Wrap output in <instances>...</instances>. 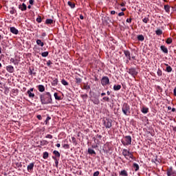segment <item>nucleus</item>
Returning a JSON list of instances; mask_svg holds the SVG:
<instances>
[{
	"label": "nucleus",
	"mask_w": 176,
	"mask_h": 176,
	"mask_svg": "<svg viewBox=\"0 0 176 176\" xmlns=\"http://www.w3.org/2000/svg\"><path fill=\"white\" fill-rule=\"evenodd\" d=\"M40 100L43 105H47V104H53L52 94H50V92H45L43 94H40Z\"/></svg>",
	"instance_id": "f257e3e1"
},
{
	"label": "nucleus",
	"mask_w": 176,
	"mask_h": 176,
	"mask_svg": "<svg viewBox=\"0 0 176 176\" xmlns=\"http://www.w3.org/2000/svg\"><path fill=\"white\" fill-rule=\"evenodd\" d=\"M122 111L126 116H129L131 115V107L126 102H124L122 105Z\"/></svg>",
	"instance_id": "f03ea898"
},
{
	"label": "nucleus",
	"mask_w": 176,
	"mask_h": 176,
	"mask_svg": "<svg viewBox=\"0 0 176 176\" xmlns=\"http://www.w3.org/2000/svg\"><path fill=\"white\" fill-rule=\"evenodd\" d=\"M122 144L124 146L131 145L132 144V137L131 135H126L123 140H122Z\"/></svg>",
	"instance_id": "7ed1b4c3"
},
{
	"label": "nucleus",
	"mask_w": 176,
	"mask_h": 176,
	"mask_svg": "<svg viewBox=\"0 0 176 176\" xmlns=\"http://www.w3.org/2000/svg\"><path fill=\"white\" fill-rule=\"evenodd\" d=\"M127 72L131 75L133 78H135V76L138 75V72H137L135 67H130V69H128Z\"/></svg>",
	"instance_id": "20e7f679"
},
{
	"label": "nucleus",
	"mask_w": 176,
	"mask_h": 176,
	"mask_svg": "<svg viewBox=\"0 0 176 176\" xmlns=\"http://www.w3.org/2000/svg\"><path fill=\"white\" fill-rule=\"evenodd\" d=\"M110 80L108 77V76H103L101 78V85L102 86H107V85H109Z\"/></svg>",
	"instance_id": "39448f33"
},
{
	"label": "nucleus",
	"mask_w": 176,
	"mask_h": 176,
	"mask_svg": "<svg viewBox=\"0 0 176 176\" xmlns=\"http://www.w3.org/2000/svg\"><path fill=\"white\" fill-rule=\"evenodd\" d=\"M103 124L106 129H111L112 127L111 119H106V120H103Z\"/></svg>",
	"instance_id": "423d86ee"
},
{
	"label": "nucleus",
	"mask_w": 176,
	"mask_h": 176,
	"mask_svg": "<svg viewBox=\"0 0 176 176\" xmlns=\"http://www.w3.org/2000/svg\"><path fill=\"white\" fill-rule=\"evenodd\" d=\"M167 175L168 176H175L176 175V173H175V171H174V170H173V167H168V168H167Z\"/></svg>",
	"instance_id": "0eeeda50"
},
{
	"label": "nucleus",
	"mask_w": 176,
	"mask_h": 176,
	"mask_svg": "<svg viewBox=\"0 0 176 176\" xmlns=\"http://www.w3.org/2000/svg\"><path fill=\"white\" fill-rule=\"evenodd\" d=\"M6 71L10 74H13L14 72V67L12 65L6 66Z\"/></svg>",
	"instance_id": "6e6552de"
},
{
	"label": "nucleus",
	"mask_w": 176,
	"mask_h": 176,
	"mask_svg": "<svg viewBox=\"0 0 176 176\" xmlns=\"http://www.w3.org/2000/svg\"><path fill=\"white\" fill-rule=\"evenodd\" d=\"M124 54H125L126 58H128V60H129V61H131V55L130 51L129 50H124Z\"/></svg>",
	"instance_id": "1a4fd4ad"
},
{
	"label": "nucleus",
	"mask_w": 176,
	"mask_h": 176,
	"mask_svg": "<svg viewBox=\"0 0 176 176\" xmlns=\"http://www.w3.org/2000/svg\"><path fill=\"white\" fill-rule=\"evenodd\" d=\"M122 155H123V156H124L125 159L129 160V151H128V149H123L122 150Z\"/></svg>",
	"instance_id": "9d476101"
},
{
	"label": "nucleus",
	"mask_w": 176,
	"mask_h": 176,
	"mask_svg": "<svg viewBox=\"0 0 176 176\" xmlns=\"http://www.w3.org/2000/svg\"><path fill=\"white\" fill-rule=\"evenodd\" d=\"M10 32H12V34H14V35H17V34H19V30H17L14 27H11L10 28Z\"/></svg>",
	"instance_id": "9b49d317"
},
{
	"label": "nucleus",
	"mask_w": 176,
	"mask_h": 176,
	"mask_svg": "<svg viewBox=\"0 0 176 176\" xmlns=\"http://www.w3.org/2000/svg\"><path fill=\"white\" fill-rule=\"evenodd\" d=\"M10 63L12 64H14V65H19V63H20V60H17V59H14L13 58H11L10 60Z\"/></svg>",
	"instance_id": "f8f14e48"
},
{
	"label": "nucleus",
	"mask_w": 176,
	"mask_h": 176,
	"mask_svg": "<svg viewBox=\"0 0 176 176\" xmlns=\"http://www.w3.org/2000/svg\"><path fill=\"white\" fill-rule=\"evenodd\" d=\"M165 65L166 67V72H172L173 71V67L168 65V63H165Z\"/></svg>",
	"instance_id": "ddd939ff"
},
{
	"label": "nucleus",
	"mask_w": 176,
	"mask_h": 176,
	"mask_svg": "<svg viewBox=\"0 0 176 176\" xmlns=\"http://www.w3.org/2000/svg\"><path fill=\"white\" fill-rule=\"evenodd\" d=\"M19 9L21 10L22 12H23V10H27V6L25 3H23L22 5L19 6Z\"/></svg>",
	"instance_id": "4468645a"
},
{
	"label": "nucleus",
	"mask_w": 176,
	"mask_h": 176,
	"mask_svg": "<svg viewBox=\"0 0 176 176\" xmlns=\"http://www.w3.org/2000/svg\"><path fill=\"white\" fill-rule=\"evenodd\" d=\"M57 85H58V79H57L56 78H52V85L57 86Z\"/></svg>",
	"instance_id": "2eb2a0df"
},
{
	"label": "nucleus",
	"mask_w": 176,
	"mask_h": 176,
	"mask_svg": "<svg viewBox=\"0 0 176 176\" xmlns=\"http://www.w3.org/2000/svg\"><path fill=\"white\" fill-rule=\"evenodd\" d=\"M120 89H122L121 85H114L113 90L115 91H118L119 90H120Z\"/></svg>",
	"instance_id": "dca6fc26"
},
{
	"label": "nucleus",
	"mask_w": 176,
	"mask_h": 176,
	"mask_svg": "<svg viewBox=\"0 0 176 176\" xmlns=\"http://www.w3.org/2000/svg\"><path fill=\"white\" fill-rule=\"evenodd\" d=\"M160 48L162 51H163V52H164L165 54H168V50L167 47H166L165 45H161Z\"/></svg>",
	"instance_id": "f3484780"
},
{
	"label": "nucleus",
	"mask_w": 176,
	"mask_h": 176,
	"mask_svg": "<svg viewBox=\"0 0 176 176\" xmlns=\"http://www.w3.org/2000/svg\"><path fill=\"white\" fill-rule=\"evenodd\" d=\"M32 170H34V163H30L28 166V171H32Z\"/></svg>",
	"instance_id": "a211bd4d"
},
{
	"label": "nucleus",
	"mask_w": 176,
	"mask_h": 176,
	"mask_svg": "<svg viewBox=\"0 0 176 176\" xmlns=\"http://www.w3.org/2000/svg\"><path fill=\"white\" fill-rule=\"evenodd\" d=\"M38 91H40L41 93H43V91H45V86H43V85H38Z\"/></svg>",
	"instance_id": "6ab92c4d"
},
{
	"label": "nucleus",
	"mask_w": 176,
	"mask_h": 176,
	"mask_svg": "<svg viewBox=\"0 0 176 176\" xmlns=\"http://www.w3.org/2000/svg\"><path fill=\"white\" fill-rule=\"evenodd\" d=\"M138 40H139V41H144V40H145V37H144V34H138Z\"/></svg>",
	"instance_id": "aec40b11"
},
{
	"label": "nucleus",
	"mask_w": 176,
	"mask_h": 176,
	"mask_svg": "<svg viewBox=\"0 0 176 176\" xmlns=\"http://www.w3.org/2000/svg\"><path fill=\"white\" fill-rule=\"evenodd\" d=\"M36 44L38 45V46H41V47H43V45H45L43 42H42V41L39 39L36 40Z\"/></svg>",
	"instance_id": "412c9836"
},
{
	"label": "nucleus",
	"mask_w": 176,
	"mask_h": 176,
	"mask_svg": "<svg viewBox=\"0 0 176 176\" xmlns=\"http://www.w3.org/2000/svg\"><path fill=\"white\" fill-rule=\"evenodd\" d=\"M133 166L135 169V171H138V170H140V166L138 164V163H133Z\"/></svg>",
	"instance_id": "4be33fe9"
},
{
	"label": "nucleus",
	"mask_w": 176,
	"mask_h": 176,
	"mask_svg": "<svg viewBox=\"0 0 176 176\" xmlns=\"http://www.w3.org/2000/svg\"><path fill=\"white\" fill-rule=\"evenodd\" d=\"M149 21H150L149 15L144 16V18H143V19H142V21L144 22V23H148V22H149Z\"/></svg>",
	"instance_id": "5701e85b"
},
{
	"label": "nucleus",
	"mask_w": 176,
	"mask_h": 176,
	"mask_svg": "<svg viewBox=\"0 0 176 176\" xmlns=\"http://www.w3.org/2000/svg\"><path fill=\"white\" fill-rule=\"evenodd\" d=\"M27 94H28L30 98H34V97H35V94L30 92V91H28Z\"/></svg>",
	"instance_id": "b1692460"
},
{
	"label": "nucleus",
	"mask_w": 176,
	"mask_h": 176,
	"mask_svg": "<svg viewBox=\"0 0 176 176\" xmlns=\"http://www.w3.org/2000/svg\"><path fill=\"white\" fill-rule=\"evenodd\" d=\"M142 113H148V112H149V108L143 107V108L142 109Z\"/></svg>",
	"instance_id": "393cba45"
},
{
	"label": "nucleus",
	"mask_w": 176,
	"mask_h": 176,
	"mask_svg": "<svg viewBox=\"0 0 176 176\" xmlns=\"http://www.w3.org/2000/svg\"><path fill=\"white\" fill-rule=\"evenodd\" d=\"M157 76H162V75H163V72H162V69H160V67H159V68L157 69Z\"/></svg>",
	"instance_id": "a878e982"
},
{
	"label": "nucleus",
	"mask_w": 176,
	"mask_h": 176,
	"mask_svg": "<svg viewBox=\"0 0 176 176\" xmlns=\"http://www.w3.org/2000/svg\"><path fill=\"white\" fill-rule=\"evenodd\" d=\"M120 175H124V176H128L129 175V174H128V173L126 170H122V171H120Z\"/></svg>",
	"instance_id": "bb28decb"
},
{
	"label": "nucleus",
	"mask_w": 176,
	"mask_h": 176,
	"mask_svg": "<svg viewBox=\"0 0 176 176\" xmlns=\"http://www.w3.org/2000/svg\"><path fill=\"white\" fill-rule=\"evenodd\" d=\"M170 7L168 4H166L164 6V10L166 12H170Z\"/></svg>",
	"instance_id": "cd10ccee"
},
{
	"label": "nucleus",
	"mask_w": 176,
	"mask_h": 176,
	"mask_svg": "<svg viewBox=\"0 0 176 176\" xmlns=\"http://www.w3.org/2000/svg\"><path fill=\"white\" fill-rule=\"evenodd\" d=\"M67 5H69V6H70V8H72V9H74L75 8V3H74L71 1H68Z\"/></svg>",
	"instance_id": "c85d7f7f"
},
{
	"label": "nucleus",
	"mask_w": 176,
	"mask_h": 176,
	"mask_svg": "<svg viewBox=\"0 0 176 176\" xmlns=\"http://www.w3.org/2000/svg\"><path fill=\"white\" fill-rule=\"evenodd\" d=\"M166 43H167V44H171V43H173L172 37H168V38L166 40Z\"/></svg>",
	"instance_id": "c756f323"
},
{
	"label": "nucleus",
	"mask_w": 176,
	"mask_h": 176,
	"mask_svg": "<svg viewBox=\"0 0 176 176\" xmlns=\"http://www.w3.org/2000/svg\"><path fill=\"white\" fill-rule=\"evenodd\" d=\"M46 24H53V19H47L45 21Z\"/></svg>",
	"instance_id": "7c9ffc66"
},
{
	"label": "nucleus",
	"mask_w": 176,
	"mask_h": 176,
	"mask_svg": "<svg viewBox=\"0 0 176 176\" xmlns=\"http://www.w3.org/2000/svg\"><path fill=\"white\" fill-rule=\"evenodd\" d=\"M43 159H47V157H49V153L47 152H44L43 153Z\"/></svg>",
	"instance_id": "2f4dec72"
},
{
	"label": "nucleus",
	"mask_w": 176,
	"mask_h": 176,
	"mask_svg": "<svg viewBox=\"0 0 176 176\" xmlns=\"http://www.w3.org/2000/svg\"><path fill=\"white\" fill-rule=\"evenodd\" d=\"M53 153L56 157H60V153L58 151H54Z\"/></svg>",
	"instance_id": "473e14b6"
},
{
	"label": "nucleus",
	"mask_w": 176,
	"mask_h": 176,
	"mask_svg": "<svg viewBox=\"0 0 176 176\" xmlns=\"http://www.w3.org/2000/svg\"><path fill=\"white\" fill-rule=\"evenodd\" d=\"M54 97H55V100H61V97L58 96L56 92L54 94Z\"/></svg>",
	"instance_id": "72a5a7b5"
},
{
	"label": "nucleus",
	"mask_w": 176,
	"mask_h": 176,
	"mask_svg": "<svg viewBox=\"0 0 176 176\" xmlns=\"http://www.w3.org/2000/svg\"><path fill=\"white\" fill-rule=\"evenodd\" d=\"M42 57H47L49 56V52H44L41 54Z\"/></svg>",
	"instance_id": "f704fd0d"
},
{
	"label": "nucleus",
	"mask_w": 176,
	"mask_h": 176,
	"mask_svg": "<svg viewBox=\"0 0 176 176\" xmlns=\"http://www.w3.org/2000/svg\"><path fill=\"white\" fill-rule=\"evenodd\" d=\"M61 83H62V85H63V86H68V82H67V80H65L64 79H63L61 80Z\"/></svg>",
	"instance_id": "c9c22d12"
},
{
	"label": "nucleus",
	"mask_w": 176,
	"mask_h": 176,
	"mask_svg": "<svg viewBox=\"0 0 176 176\" xmlns=\"http://www.w3.org/2000/svg\"><path fill=\"white\" fill-rule=\"evenodd\" d=\"M156 34L160 35L162 34L163 32L162 30V29H157L155 32Z\"/></svg>",
	"instance_id": "e433bc0d"
},
{
	"label": "nucleus",
	"mask_w": 176,
	"mask_h": 176,
	"mask_svg": "<svg viewBox=\"0 0 176 176\" xmlns=\"http://www.w3.org/2000/svg\"><path fill=\"white\" fill-rule=\"evenodd\" d=\"M102 101H106L107 102H110L109 97H103Z\"/></svg>",
	"instance_id": "4c0bfd02"
},
{
	"label": "nucleus",
	"mask_w": 176,
	"mask_h": 176,
	"mask_svg": "<svg viewBox=\"0 0 176 176\" xmlns=\"http://www.w3.org/2000/svg\"><path fill=\"white\" fill-rule=\"evenodd\" d=\"M89 155H96V153L94 149H90L89 148Z\"/></svg>",
	"instance_id": "58836bf2"
},
{
	"label": "nucleus",
	"mask_w": 176,
	"mask_h": 176,
	"mask_svg": "<svg viewBox=\"0 0 176 176\" xmlns=\"http://www.w3.org/2000/svg\"><path fill=\"white\" fill-rule=\"evenodd\" d=\"M129 157H130V159H134V156L132 153V152H130V151H129Z\"/></svg>",
	"instance_id": "ea45409f"
},
{
	"label": "nucleus",
	"mask_w": 176,
	"mask_h": 176,
	"mask_svg": "<svg viewBox=\"0 0 176 176\" xmlns=\"http://www.w3.org/2000/svg\"><path fill=\"white\" fill-rule=\"evenodd\" d=\"M63 146L65 149H69V144H65Z\"/></svg>",
	"instance_id": "a19ab883"
},
{
	"label": "nucleus",
	"mask_w": 176,
	"mask_h": 176,
	"mask_svg": "<svg viewBox=\"0 0 176 176\" xmlns=\"http://www.w3.org/2000/svg\"><path fill=\"white\" fill-rule=\"evenodd\" d=\"M37 23H42V18L41 16H38L36 18Z\"/></svg>",
	"instance_id": "79ce46f5"
},
{
	"label": "nucleus",
	"mask_w": 176,
	"mask_h": 176,
	"mask_svg": "<svg viewBox=\"0 0 176 176\" xmlns=\"http://www.w3.org/2000/svg\"><path fill=\"white\" fill-rule=\"evenodd\" d=\"M10 14H14L16 13V10L14 8H12V10L10 11Z\"/></svg>",
	"instance_id": "37998d69"
},
{
	"label": "nucleus",
	"mask_w": 176,
	"mask_h": 176,
	"mask_svg": "<svg viewBox=\"0 0 176 176\" xmlns=\"http://www.w3.org/2000/svg\"><path fill=\"white\" fill-rule=\"evenodd\" d=\"M82 82V79L77 78H76V83H80Z\"/></svg>",
	"instance_id": "c03bdc74"
},
{
	"label": "nucleus",
	"mask_w": 176,
	"mask_h": 176,
	"mask_svg": "<svg viewBox=\"0 0 176 176\" xmlns=\"http://www.w3.org/2000/svg\"><path fill=\"white\" fill-rule=\"evenodd\" d=\"M45 138H49L50 140H52V138H53V135L48 134L45 136Z\"/></svg>",
	"instance_id": "a18cd8bd"
},
{
	"label": "nucleus",
	"mask_w": 176,
	"mask_h": 176,
	"mask_svg": "<svg viewBox=\"0 0 176 176\" xmlns=\"http://www.w3.org/2000/svg\"><path fill=\"white\" fill-rule=\"evenodd\" d=\"M100 175V171H95V173H94V176H98Z\"/></svg>",
	"instance_id": "49530a36"
},
{
	"label": "nucleus",
	"mask_w": 176,
	"mask_h": 176,
	"mask_svg": "<svg viewBox=\"0 0 176 176\" xmlns=\"http://www.w3.org/2000/svg\"><path fill=\"white\" fill-rule=\"evenodd\" d=\"M53 159H54V160H56L55 161V164H56V166L57 167L58 166V161H57V160L54 157H53Z\"/></svg>",
	"instance_id": "de8ad7c7"
},
{
	"label": "nucleus",
	"mask_w": 176,
	"mask_h": 176,
	"mask_svg": "<svg viewBox=\"0 0 176 176\" xmlns=\"http://www.w3.org/2000/svg\"><path fill=\"white\" fill-rule=\"evenodd\" d=\"M47 67H50V65H52V61L48 60V61L47 62Z\"/></svg>",
	"instance_id": "09e8293b"
},
{
	"label": "nucleus",
	"mask_w": 176,
	"mask_h": 176,
	"mask_svg": "<svg viewBox=\"0 0 176 176\" xmlns=\"http://www.w3.org/2000/svg\"><path fill=\"white\" fill-rule=\"evenodd\" d=\"M50 119H52V118H50V116L47 117V118L45 120V123H47V122H49V120H50Z\"/></svg>",
	"instance_id": "8fccbe9b"
},
{
	"label": "nucleus",
	"mask_w": 176,
	"mask_h": 176,
	"mask_svg": "<svg viewBox=\"0 0 176 176\" xmlns=\"http://www.w3.org/2000/svg\"><path fill=\"white\" fill-rule=\"evenodd\" d=\"M122 15H124V12H123L122 10L121 12L118 13V16H122Z\"/></svg>",
	"instance_id": "3c124183"
},
{
	"label": "nucleus",
	"mask_w": 176,
	"mask_h": 176,
	"mask_svg": "<svg viewBox=\"0 0 176 176\" xmlns=\"http://www.w3.org/2000/svg\"><path fill=\"white\" fill-rule=\"evenodd\" d=\"M126 22L131 23L132 22V18H127Z\"/></svg>",
	"instance_id": "603ef678"
},
{
	"label": "nucleus",
	"mask_w": 176,
	"mask_h": 176,
	"mask_svg": "<svg viewBox=\"0 0 176 176\" xmlns=\"http://www.w3.org/2000/svg\"><path fill=\"white\" fill-rule=\"evenodd\" d=\"M34 2H35V1H34V0H30V1H29V3H30V5H34Z\"/></svg>",
	"instance_id": "864d4df0"
},
{
	"label": "nucleus",
	"mask_w": 176,
	"mask_h": 176,
	"mask_svg": "<svg viewBox=\"0 0 176 176\" xmlns=\"http://www.w3.org/2000/svg\"><path fill=\"white\" fill-rule=\"evenodd\" d=\"M37 119H38V120H42V116L38 115L37 116Z\"/></svg>",
	"instance_id": "5fc2aeb1"
},
{
	"label": "nucleus",
	"mask_w": 176,
	"mask_h": 176,
	"mask_svg": "<svg viewBox=\"0 0 176 176\" xmlns=\"http://www.w3.org/2000/svg\"><path fill=\"white\" fill-rule=\"evenodd\" d=\"M174 96L176 97V87L173 90Z\"/></svg>",
	"instance_id": "6e6d98bb"
},
{
	"label": "nucleus",
	"mask_w": 176,
	"mask_h": 176,
	"mask_svg": "<svg viewBox=\"0 0 176 176\" xmlns=\"http://www.w3.org/2000/svg\"><path fill=\"white\" fill-rule=\"evenodd\" d=\"M28 91H30V93H32V91H34V88H30V90H28Z\"/></svg>",
	"instance_id": "4d7b16f0"
},
{
	"label": "nucleus",
	"mask_w": 176,
	"mask_h": 176,
	"mask_svg": "<svg viewBox=\"0 0 176 176\" xmlns=\"http://www.w3.org/2000/svg\"><path fill=\"white\" fill-rule=\"evenodd\" d=\"M56 146H57V148H60V146H61V145L60 144V143L56 144Z\"/></svg>",
	"instance_id": "13d9d810"
},
{
	"label": "nucleus",
	"mask_w": 176,
	"mask_h": 176,
	"mask_svg": "<svg viewBox=\"0 0 176 176\" xmlns=\"http://www.w3.org/2000/svg\"><path fill=\"white\" fill-rule=\"evenodd\" d=\"M116 12L115 10L111 11V14H116Z\"/></svg>",
	"instance_id": "bf43d9fd"
},
{
	"label": "nucleus",
	"mask_w": 176,
	"mask_h": 176,
	"mask_svg": "<svg viewBox=\"0 0 176 176\" xmlns=\"http://www.w3.org/2000/svg\"><path fill=\"white\" fill-rule=\"evenodd\" d=\"M120 6H121L122 7H124L125 3H124V2L121 3Z\"/></svg>",
	"instance_id": "052dcab7"
},
{
	"label": "nucleus",
	"mask_w": 176,
	"mask_h": 176,
	"mask_svg": "<svg viewBox=\"0 0 176 176\" xmlns=\"http://www.w3.org/2000/svg\"><path fill=\"white\" fill-rule=\"evenodd\" d=\"M104 96H106V93H102V94H101V97H103V98H104Z\"/></svg>",
	"instance_id": "680f3d73"
},
{
	"label": "nucleus",
	"mask_w": 176,
	"mask_h": 176,
	"mask_svg": "<svg viewBox=\"0 0 176 176\" xmlns=\"http://www.w3.org/2000/svg\"><path fill=\"white\" fill-rule=\"evenodd\" d=\"M126 8H122V12H124V11H126Z\"/></svg>",
	"instance_id": "e2e57ef3"
},
{
	"label": "nucleus",
	"mask_w": 176,
	"mask_h": 176,
	"mask_svg": "<svg viewBox=\"0 0 176 176\" xmlns=\"http://www.w3.org/2000/svg\"><path fill=\"white\" fill-rule=\"evenodd\" d=\"M42 36H46V33L45 32L42 33Z\"/></svg>",
	"instance_id": "0e129e2a"
},
{
	"label": "nucleus",
	"mask_w": 176,
	"mask_h": 176,
	"mask_svg": "<svg viewBox=\"0 0 176 176\" xmlns=\"http://www.w3.org/2000/svg\"><path fill=\"white\" fill-rule=\"evenodd\" d=\"M173 131H176V127L173 126Z\"/></svg>",
	"instance_id": "69168bd1"
},
{
	"label": "nucleus",
	"mask_w": 176,
	"mask_h": 176,
	"mask_svg": "<svg viewBox=\"0 0 176 176\" xmlns=\"http://www.w3.org/2000/svg\"><path fill=\"white\" fill-rule=\"evenodd\" d=\"M175 111H176L175 108L172 109V112H175Z\"/></svg>",
	"instance_id": "338daca9"
},
{
	"label": "nucleus",
	"mask_w": 176,
	"mask_h": 176,
	"mask_svg": "<svg viewBox=\"0 0 176 176\" xmlns=\"http://www.w3.org/2000/svg\"><path fill=\"white\" fill-rule=\"evenodd\" d=\"M107 96H110V94H111L110 91H107Z\"/></svg>",
	"instance_id": "774afa93"
}]
</instances>
